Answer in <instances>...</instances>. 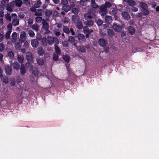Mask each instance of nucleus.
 <instances>
[{
  "instance_id": "obj_35",
  "label": "nucleus",
  "mask_w": 159,
  "mask_h": 159,
  "mask_svg": "<svg viewBox=\"0 0 159 159\" xmlns=\"http://www.w3.org/2000/svg\"><path fill=\"white\" fill-rule=\"evenodd\" d=\"M19 20L17 19H14L12 21V24L14 26H16L19 24Z\"/></svg>"
},
{
  "instance_id": "obj_17",
  "label": "nucleus",
  "mask_w": 159,
  "mask_h": 159,
  "mask_svg": "<svg viewBox=\"0 0 159 159\" xmlns=\"http://www.w3.org/2000/svg\"><path fill=\"white\" fill-rule=\"evenodd\" d=\"M43 11V10L42 9H38L35 12L34 15L37 16H41Z\"/></svg>"
},
{
  "instance_id": "obj_36",
  "label": "nucleus",
  "mask_w": 159,
  "mask_h": 159,
  "mask_svg": "<svg viewBox=\"0 0 159 159\" xmlns=\"http://www.w3.org/2000/svg\"><path fill=\"white\" fill-rule=\"evenodd\" d=\"M80 11L79 9L75 7L73 8L72 9V12L73 13H74L75 15H77L78 13Z\"/></svg>"
},
{
  "instance_id": "obj_41",
  "label": "nucleus",
  "mask_w": 159,
  "mask_h": 159,
  "mask_svg": "<svg viewBox=\"0 0 159 159\" xmlns=\"http://www.w3.org/2000/svg\"><path fill=\"white\" fill-rule=\"evenodd\" d=\"M91 6L94 8H97L98 7V6L96 4L95 1L92 0Z\"/></svg>"
},
{
  "instance_id": "obj_20",
  "label": "nucleus",
  "mask_w": 159,
  "mask_h": 159,
  "mask_svg": "<svg viewBox=\"0 0 159 159\" xmlns=\"http://www.w3.org/2000/svg\"><path fill=\"white\" fill-rule=\"evenodd\" d=\"M58 44H55V50L57 54L60 55L61 54V51L59 48L57 46Z\"/></svg>"
},
{
  "instance_id": "obj_63",
  "label": "nucleus",
  "mask_w": 159,
  "mask_h": 159,
  "mask_svg": "<svg viewBox=\"0 0 159 159\" xmlns=\"http://www.w3.org/2000/svg\"><path fill=\"white\" fill-rule=\"evenodd\" d=\"M22 81V79L20 78H18L16 80L17 82L19 84L20 83H21Z\"/></svg>"
},
{
  "instance_id": "obj_30",
  "label": "nucleus",
  "mask_w": 159,
  "mask_h": 159,
  "mask_svg": "<svg viewBox=\"0 0 159 159\" xmlns=\"http://www.w3.org/2000/svg\"><path fill=\"white\" fill-rule=\"evenodd\" d=\"M107 30L108 34L110 37H112L115 35V34L112 30L108 29Z\"/></svg>"
},
{
  "instance_id": "obj_61",
  "label": "nucleus",
  "mask_w": 159,
  "mask_h": 159,
  "mask_svg": "<svg viewBox=\"0 0 159 159\" xmlns=\"http://www.w3.org/2000/svg\"><path fill=\"white\" fill-rule=\"evenodd\" d=\"M104 51L106 53L107 52L109 51V48L108 47H104Z\"/></svg>"
},
{
  "instance_id": "obj_53",
  "label": "nucleus",
  "mask_w": 159,
  "mask_h": 159,
  "mask_svg": "<svg viewBox=\"0 0 159 159\" xmlns=\"http://www.w3.org/2000/svg\"><path fill=\"white\" fill-rule=\"evenodd\" d=\"M36 39H37V40H38L40 41L42 39L41 35L39 34H37L36 36Z\"/></svg>"
},
{
  "instance_id": "obj_25",
  "label": "nucleus",
  "mask_w": 159,
  "mask_h": 159,
  "mask_svg": "<svg viewBox=\"0 0 159 159\" xmlns=\"http://www.w3.org/2000/svg\"><path fill=\"white\" fill-rule=\"evenodd\" d=\"M105 20L106 23L108 24L110 23L112 20V17L111 16H106Z\"/></svg>"
},
{
  "instance_id": "obj_57",
  "label": "nucleus",
  "mask_w": 159,
  "mask_h": 159,
  "mask_svg": "<svg viewBox=\"0 0 159 159\" xmlns=\"http://www.w3.org/2000/svg\"><path fill=\"white\" fill-rule=\"evenodd\" d=\"M4 46L2 43H0V51H2L4 49Z\"/></svg>"
},
{
  "instance_id": "obj_37",
  "label": "nucleus",
  "mask_w": 159,
  "mask_h": 159,
  "mask_svg": "<svg viewBox=\"0 0 159 159\" xmlns=\"http://www.w3.org/2000/svg\"><path fill=\"white\" fill-rule=\"evenodd\" d=\"M79 51L81 52L84 53L85 52L86 49L83 46H79L78 47Z\"/></svg>"
},
{
  "instance_id": "obj_3",
  "label": "nucleus",
  "mask_w": 159,
  "mask_h": 159,
  "mask_svg": "<svg viewBox=\"0 0 159 159\" xmlns=\"http://www.w3.org/2000/svg\"><path fill=\"white\" fill-rule=\"evenodd\" d=\"M27 60L29 62L32 63L34 62V57L32 53L30 52H28L26 54Z\"/></svg>"
},
{
  "instance_id": "obj_46",
  "label": "nucleus",
  "mask_w": 159,
  "mask_h": 159,
  "mask_svg": "<svg viewBox=\"0 0 159 159\" xmlns=\"http://www.w3.org/2000/svg\"><path fill=\"white\" fill-rule=\"evenodd\" d=\"M28 34L30 37H33L35 36V34L33 31L29 30L28 31Z\"/></svg>"
},
{
  "instance_id": "obj_1",
  "label": "nucleus",
  "mask_w": 159,
  "mask_h": 159,
  "mask_svg": "<svg viewBox=\"0 0 159 159\" xmlns=\"http://www.w3.org/2000/svg\"><path fill=\"white\" fill-rule=\"evenodd\" d=\"M96 11L93 9H90L87 13L84 15V18L86 21H84V25L88 27L92 26L94 24V21L92 20L95 16Z\"/></svg>"
},
{
  "instance_id": "obj_15",
  "label": "nucleus",
  "mask_w": 159,
  "mask_h": 159,
  "mask_svg": "<svg viewBox=\"0 0 159 159\" xmlns=\"http://www.w3.org/2000/svg\"><path fill=\"white\" fill-rule=\"evenodd\" d=\"M12 66L13 69L16 70L17 71L20 68V66L19 64L17 61L14 62L12 64Z\"/></svg>"
},
{
  "instance_id": "obj_44",
  "label": "nucleus",
  "mask_w": 159,
  "mask_h": 159,
  "mask_svg": "<svg viewBox=\"0 0 159 159\" xmlns=\"http://www.w3.org/2000/svg\"><path fill=\"white\" fill-rule=\"evenodd\" d=\"M17 58L18 61L20 63H22L23 62L24 58L23 56H18Z\"/></svg>"
},
{
  "instance_id": "obj_12",
  "label": "nucleus",
  "mask_w": 159,
  "mask_h": 159,
  "mask_svg": "<svg viewBox=\"0 0 159 159\" xmlns=\"http://www.w3.org/2000/svg\"><path fill=\"white\" fill-rule=\"evenodd\" d=\"M42 24V28L45 30H48L49 28V25L47 22L43 19V20Z\"/></svg>"
},
{
  "instance_id": "obj_22",
  "label": "nucleus",
  "mask_w": 159,
  "mask_h": 159,
  "mask_svg": "<svg viewBox=\"0 0 159 159\" xmlns=\"http://www.w3.org/2000/svg\"><path fill=\"white\" fill-rule=\"evenodd\" d=\"M141 12L143 16H147L149 14L150 12L148 8L141 10Z\"/></svg>"
},
{
  "instance_id": "obj_32",
  "label": "nucleus",
  "mask_w": 159,
  "mask_h": 159,
  "mask_svg": "<svg viewBox=\"0 0 159 159\" xmlns=\"http://www.w3.org/2000/svg\"><path fill=\"white\" fill-rule=\"evenodd\" d=\"M32 29L35 31H38L39 29V25L37 24H34L31 26Z\"/></svg>"
},
{
  "instance_id": "obj_47",
  "label": "nucleus",
  "mask_w": 159,
  "mask_h": 159,
  "mask_svg": "<svg viewBox=\"0 0 159 159\" xmlns=\"http://www.w3.org/2000/svg\"><path fill=\"white\" fill-rule=\"evenodd\" d=\"M79 4L82 7L85 6L86 5V0H81Z\"/></svg>"
},
{
  "instance_id": "obj_5",
  "label": "nucleus",
  "mask_w": 159,
  "mask_h": 159,
  "mask_svg": "<svg viewBox=\"0 0 159 159\" xmlns=\"http://www.w3.org/2000/svg\"><path fill=\"white\" fill-rule=\"evenodd\" d=\"M26 33L24 31L22 32L20 34V43H22L25 41L26 39Z\"/></svg>"
},
{
  "instance_id": "obj_18",
  "label": "nucleus",
  "mask_w": 159,
  "mask_h": 159,
  "mask_svg": "<svg viewBox=\"0 0 159 159\" xmlns=\"http://www.w3.org/2000/svg\"><path fill=\"white\" fill-rule=\"evenodd\" d=\"M139 6L141 7V10L148 8L147 4L144 2H140Z\"/></svg>"
},
{
  "instance_id": "obj_34",
  "label": "nucleus",
  "mask_w": 159,
  "mask_h": 159,
  "mask_svg": "<svg viewBox=\"0 0 159 159\" xmlns=\"http://www.w3.org/2000/svg\"><path fill=\"white\" fill-rule=\"evenodd\" d=\"M77 28L79 30H81L83 27L82 22L79 21L76 25Z\"/></svg>"
},
{
  "instance_id": "obj_40",
  "label": "nucleus",
  "mask_w": 159,
  "mask_h": 159,
  "mask_svg": "<svg viewBox=\"0 0 159 159\" xmlns=\"http://www.w3.org/2000/svg\"><path fill=\"white\" fill-rule=\"evenodd\" d=\"M63 59L67 63L69 62L70 61V57L67 55H63Z\"/></svg>"
},
{
  "instance_id": "obj_33",
  "label": "nucleus",
  "mask_w": 159,
  "mask_h": 159,
  "mask_svg": "<svg viewBox=\"0 0 159 159\" xmlns=\"http://www.w3.org/2000/svg\"><path fill=\"white\" fill-rule=\"evenodd\" d=\"M41 40L42 44L44 46H46L47 45V39L46 38L43 37Z\"/></svg>"
},
{
  "instance_id": "obj_56",
  "label": "nucleus",
  "mask_w": 159,
  "mask_h": 159,
  "mask_svg": "<svg viewBox=\"0 0 159 159\" xmlns=\"http://www.w3.org/2000/svg\"><path fill=\"white\" fill-rule=\"evenodd\" d=\"M33 20L32 19L29 18L28 20V23L29 25H31L33 23Z\"/></svg>"
},
{
  "instance_id": "obj_28",
  "label": "nucleus",
  "mask_w": 159,
  "mask_h": 159,
  "mask_svg": "<svg viewBox=\"0 0 159 159\" xmlns=\"http://www.w3.org/2000/svg\"><path fill=\"white\" fill-rule=\"evenodd\" d=\"M83 32L84 34H90V32L89 30V28L86 26H85L83 28Z\"/></svg>"
},
{
  "instance_id": "obj_55",
  "label": "nucleus",
  "mask_w": 159,
  "mask_h": 159,
  "mask_svg": "<svg viewBox=\"0 0 159 159\" xmlns=\"http://www.w3.org/2000/svg\"><path fill=\"white\" fill-rule=\"evenodd\" d=\"M36 7H31L30 8V10L31 11L33 12H34L35 13L36 11Z\"/></svg>"
},
{
  "instance_id": "obj_2",
  "label": "nucleus",
  "mask_w": 159,
  "mask_h": 159,
  "mask_svg": "<svg viewBox=\"0 0 159 159\" xmlns=\"http://www.w3.org/2000/svg\"><path fill=\"white\" fill-rule=\"evenodd\" d=\"M47 42L48 44L51 46L54 43L55 44H59L58 39L56 37H52L48 36L47 37Z\"/></svg>"
},
{
  "instance_id": "obj_4",
  "label": "nucleus",
  "mask_w": 159,
  "mask_h": 159,
  "mask_svg": "<svg viewBox=\"0 0 159 159\" xmlns=\"http://www.w3.org/2000/svg\"><path fill=\"white\" fill-rule=\"evenodd\" d=\"M107 9L106 7L103 4L99 7V12L102 16L105 15L107 12Z\"/></svg>"
},
{
  "instance_id": "obj_27",
  "label": "nucleus",
  "mask_w": 159,
  "mask_h": 159,
  "mask_svg": "<svg viewBox=\"0 0 159 159\" xmlns=\"http://www.w3.org/2000/svg\"><path fill=\"white\" fill-rule=\"evenodd\" d=\"M42 4L40 0H38L34 4V7L38 8Z\"/></svg>"
},
{
  "instance_id": "obj_13",
  "label": "nucleus",
  "mask_w": 159,
  "mask_h": 159,
  "mask_svg": "<svg viewBox=\"0 0 159 159\" xmlns=\"http://www.w3.org/2000/svg\"><path fill=\"white\" fill-rule=\"evenodd\" d=\"M31 44L34 48H37L39 45V42L37 39L32 40L31 41Z\"/></svg>"
},
{
  "instance_id": "obj_29",
  "label": "nucleus",
  "mask_w": 159,
  "mask_h": 159,
  "mask_svg": "<svg viewBox=\"0 0 159 159\" xmlns=\"http://www.w3.org/2000/svg\"><path fill=\"white\" fill-rule=\"evenodd\" d=\"M0 78L4 83L7 84L8 83L9 79L7 77L5 76H2V77H1Z\"/></svg>"
},
{
  "instance_id": "obj_6",
  "label": "nucleus",
  "mask_w": 159,
  "mask_h": 159,
  "mask_svg": "<svg viewBox=\"0 0 159 159\" xmlns=\"http://www.w3.org/2000/svg\"><path fill=\"white\" fill-rule=\"evenodd\" d=\"M5 71L7 75H11L12 73V67L11 66H7L5 67Z\"/></svg>"
},
{
  "instance_id": "obj_19",
  "label": "nucleus",
  "mask_w": 159,
  "mask_h": 159,
  "mask_svg": "<svg viewBox=\"0 0 159 159\" xmlns=\"http://www.w3.org/2000/svg\"><path fill=\"white\" fill-rule=\"evenodd\" d=\"M38 50V53L39 56H42L44 54V51L41 46L39 47Z\"/></svg>"
},
{
  "instance_id": "obj_16",
  "label": "nucleus",
  "mask_w": 159,
  "mask_h": 159,
  "mask_svg": "<svg viewBox=\"0 0 159 159\" xmlns=\"http://www.w3.org/2000/svg\"><path fill=\"white\" fill-rule=\"evenodd\" d=\"M14 4L16 6L20 7L21 6L22 2L21 0H15L14 2Z\"/></svg>"
},
{
  "instance_id": "obj_59",
  "label": "nucleus",
  "mask_w": 159,
  "mask_h": 159,
  "mask_svg": "<svg viewBox=\"0 0 159 159\" xmlns=\"http://www.w3.org/2000/svg\"><path fill=\"white\" fill-rule=\"evenodd\" d=\"M7 28L8 30H11L12 29V25L11 23H10L7 25Z\"/></svg>"
},
{
  "instance_id": "obj_39",
  "label": "nucleus",
  "mask_w": 159,
  "mask_h": 159,
  "mask_svg": "<svg viewBox=\"0 0 159 159\" xmlns=\"http://www.w3.org/2000/svg\"><path fill=\"white\" fill-rule=\"evenodd\" d=\"M75 41V38L72 36H70L68 37V42H70L71 43H73Z\"/></svg>"
},
{
  "instance_id": "obj_8",
  "label": "nucleus",
  "mask_w": 159,
  "mask_h": 159,
  "mask_svg": "<svg viewBox=\"0 0 159 159\" xmlns=\"http://www.w3.org/2000/svg\"><path fill=\"white\" fill-rule=\"evenodd\" d=\"M99 45L102 47H105L107 44V41L103 39H100L98 41Z\"/></svg>"
},
{
  "instance_id": "obj_38",
  "label": "nucleus",
  "mask_w": 159,
  "mask_h": 159,
  "mask_svg": "<svg viewBox=\"0 0 159 159\" xmlns=\"http://www.w3.org/2000/svg\"><path fill=\"white\" fill-rule=\"evenodd\" d=\"M63 31L64 33L67 34H68L70 33V30L69 28L66 26H63Z\"/></svg>"
},
{
  "instance_id": "obj_64",
  "label": "nucleus",
  "mask_w": 159,
  "mask_h": 159,
  "mask_svg": "<svg viewBox=\"0 0 159 159\" xmlns=\"http://www.w3.org/2000/svg\"><path fill=\"white\" fill-rule=\"evenodd\" d=\"M70 32L71 33V35L73 36H74L75 35V33L74 31V30L72 28H71L70 30Z\"/></svg>"
},
{
  "instance_id": "obj_60",
  "label": "nucleus",
  "mask_w": 159,
  "mask_h": 159,
  "mask_svg": "<svg viewBox=\"0 0 159 159\" xmlns=\"http://www.w3.org/2000/svg\"><path fill=\"white\" fill-rule=\"evenodd\" d=\"M24 45L25 48H29V43L26 41Z\"/></svg>"
},
{
  "instance_id": "obj_23",
  "label": "nucleus",
  "mask_w": 159,
  "mask_h": 159,
  "mask_svg": "<svg viewBox=\"0 0 159 159\" xmlns=\"http://www.w3.org/2000/svg\"><path fill=\"white\" fill-rule=\"evenodd\" d=\"M62 9L65 12L67 13L70 10V7L67 5H64L62 7Z\"/></svg>"
},
{
  "instance_id": "obj_45",
  "label": "nucleus",
  "mask_w": 159,
  "mask_h": 159,
  "mask_svg": "<svg viewBox=\"0 0 159 159\" xmlns=\"http://www.w3.org/2000/svg\"><path fill=\"white\" fill-rule=\"evenodd\" d=\"M128 2L129 5L131 6H134L135 4V1L132 0H128Z\"/></svg>"
},
{
  "instance_id": "obj_49",
  "label": "nucleus",
  "mask_w": 159,
  "mask_h": 159,
  "mask_svg": "<svg viewBox=\"0 0 159 159\" xmlns=\"http://www.w3.org/2000/svg\"><path fill=\"white\" fill-rule=\"evenodd\" d=\"M22 4L25 5H28L30 4V2L29 0H24L22 2Z\"/></svg>"
},
{
  "instance_id": "obj_14",
  "label": "nucleus",
  "mask_w": 159,
  "mask_h": 159,
  "mask_svg": "<svg viewBox=\"0 0 159 159\" xmlns=\"http://www.w3.org/2000/svg\"><path fill=\"white\" fill-rule=\"evenodd\" d=\"M20 73L22 75H24L26 73V68L23 64H21L20 67Z\"/></svg>"
},
{
  "instance_id": "obj_50",
  "label": "nucleus",
  "mask_w": 159,
  "mask_h": 159,
  "mask_svg": "<svg viewBox=\"0 0 159 159\" xmlns=\"http://www.w3.org/2000/svg\"><path fill=\"white\" fill-rule=\"evenodd\" d=\"M68 2L67 0H61V4L63 5H65L67 4Z\"/></svg>"
},
{
  "instance_id": "obj_42",
  "label": "nucleus",
  "mask_w": 159,
  "mask_h": 159,
  "mask_svg": "<svg viewBox=\"0 0 159 159\" xmlns=\"http://www.w3.org/2000/svg\"><path fill=\"white\" fill-rule=\"evenodd\" d=\"M35 20L37 23L39 24L41 23L43 20L42 17L37 16L35 18Z\"/></svg>"
},
{
  "instance_id": "obj_26",
  "label": "nucleus",
  "mask_w": 159,
  "mask_h": 159,
  "mask_svg": "<svg viewBox=\"0 0 159 159\" xmlns=\"http://www.w3.org/2000/svg\"><path fill=\"white\" fill-rule=\"evenodd\" d=\"M128 31L130 34L132 35L134 34L135 33V30L132 26L129 27L128 28Z\"/></svg>"
},
{
  "instance_id": "obj_51",
  "label": "nucleus",
  "mask_w": 159,
  "mask_h": 159,
  "mask_svg": "<svg viewBox=\"0 0 159 159\" xmlns=\"http://www.w3.org/2000/svg\"><path fill=\"white\" fill-rule=\"evenodd\" d=\"M11 32V31H7L5 35V37L7 39H9L10 38Z\"/></svg>"
},
{
  "instance_id": "obj_54",
  "label": "nucleus",
  "mask_w": 159,
  "mask_h": 159,
  "mask_svg": "<svg viewBox=\"0 0 159 159\" xmlns=\"http://www.w3.org/2000/svg\"><path fill=\"white\" fill-rule=\"evenodd\" d=\"M53 59L54 61H57L58 59V56L57 54H55L53 56Z\"/></svg>"
},
{
  "instance_id": "obj_24",
  "label": "nucleus",
  "mask_w": 159,
  "mask_h": 159,
  "mask_svg": "<svg viewBox=\"0 0 159 159\" xmlns=\"http://www.w3.org/2000/svg\"><path fill=\"white\" fill-rule=\"evenodd\" d=\"M79 16L75 14L72 16V20L73 22L75 23L79 20Z\"/></svg>"
},
{
  "instance_id": "obj_9",
  "label": "nucleus",
  "mask_w": 159,
  "mask_h": 159,
  "mask_svg": "<svg viewBox=\"0 0 159 159\" xmlns=\"http://www.w3.org/2000/svg\"><path fill=\"white\" fill-rule=\"evenodd\" d=\"M113 27L116 31L120 32L121 30V27L120 25L117 23H114Z\"/></svg>"
},
{
  "instance_id": "obj_52",
  "label": "nucleus",
  "mask_w": 159,
  "mask_h": 159,
  "mask_svg": "<svg viewBox=\"0 0 159 159\" xmlns=\"http://www.w3.org/2000/svg\"><path fill=\"white\" fill-rule=\"evenodd\" d=\"M8 55L11 58H13L14 56V53L12 51L9 52L8 53Z\"/></svg>"
},
{
  "instance_id": "obj_21",
  "label": "nucleus",
  "mask_w": 159,
  "mask_h": 159,
  "mask_svg": "<svg viewBox=\"0 0 159 159\" xmlns=\"http://www.w3.org/2000/svg\"><path fill=\"white\" fill-rule=\"evenodd\" d=\"M32 74L35 76H37L39 74V72L38 68L34 67L32 69Z\"/></svg>"
},
{
  "instance_id": "obj_43",
  "label": "nucleus",
  "mask_w": 159,
  "mask_h": 159,
  "mask_svg": "<svg viewBox=\"0 0 159 159\" xmlns=\"http://www.w3.org/2000/svg\"><path fill=\"white\" fill-rule=\"evenodd\" d=\"M107 8H109L112 6V4L109 2H106L105 4H104Z\"/></svg>"
},
{
  "instance_id": "obj_48",
  "label": "nucleus",
  "mask_w": 159,
  "mask_h": 159,
  "mask_svg": "<svg viewBox=\"0 0 159 159\" xmlns=\"http://www.w3.org/2000/svg\"><path fill=\"white\" fill-rule=\"evenodd\" d=\"M96 23L98 26H101L102 24V20L101 19H98V20H97Z\"/></svg>"
},
{
  "instance_id": "obj_10",
  "label": "nucleus",
  "mask_w": 159,
  "mask_h": 159,
  "mask_svg": "<svg viewBox=\"0 0 159 159\" xmlns=\"http://www.w3.org/2000/svg\"><path fill=\"white\" fill-rule=\"evenodd\" d=\"M52 13V12L51 10L48 9L46 10L45 11V15L46 17L48 18H46V20H49V18L51 15Z\"/></svg>"
},
{
  "instance_id": "obj_11",
  "label": "nucleus",
  "mask_w": 159,
  "mask_h": 159,
  "mask_svg": "<svg viewBox=\"0 0 159 159\" xmlns=\"http://www.w3.org/2000/svg\"><path fill=\"white\" fill-rule=\"evenodd\" d=\"M122 15L123 17L127 20H128L130 18L129 14L126 11L123 12L122 13Z\"/></svg>"
},
{
  "instance_id": "obj_7",
  "label": "nucleus",
  "mask_w": 159,
  "mask_h": 159,
  "mask_svg": "<svg viewBox=\"0 0 159 159\" xmlns=\"http://www.w3.org/2000/svg\"><path fill=\"white\" fill-rule=\"evenodd\" d=\"M78 38L79 41L80 43H84L86 42V39L85 36L83 34H78Z\"/></svg>"
},
{
  "instance_id": "obj_31",
  "label": "nucleus",
  "mask_w": 159,
  "mask_h": 159,
  "mask_svg": "<svg viewBox=\"0 0 159 159\" xmlns=\"http://www.w3.org/2000/svg\"><path fill=\"white\" fill-rule=\"evenodd\" d=\"M37 64L39 66H42L44 63V61L42 58H39L37 60Z\"/></svg>"
},
{
  "instance_id": "obj_58",
  "label": "nucleus",
  "mask_w": 159,
  "mask_h": 159,
  "mask_svg": "<svg viewBox=\"0 0 159 159\" xmlns=\"http://www.w3.org/2000/svg\"><path fill=\"white\" fill-rule=\"evenodd\" d=\"M17 35V34L16 32L13 33L12 34V37L13 39H15Z\"/></svg>"
},
{
  "instance_id": "obj_62",
  "label": "nucleus",
  "mask_w": 159,
  "mask_h": 159,
  "mask_svg": "<svg viewBox=\"0 0 159 159\" xmlns=\"http://www.w3.org/2000/svg\"><path fill=\"white\" fill-rule=\"evenodd\" d=\"M63 45L65 47H68V43L66 41H64L63 43Z\"/></svg>"
}]
</instances>
